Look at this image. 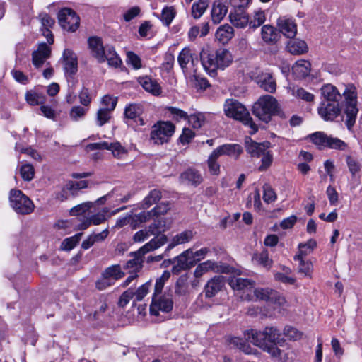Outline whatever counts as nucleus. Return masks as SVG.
<instances>
[{
	"mask_svg": "<svg viewBox=\"0 0 362 362\" xmlns=\"http://www.w3.org/2000/svg\"><path fill=\"white\" fill-rule=\"evenodd\" d=\"M342 95L344 98L342 105L343 118L347 129L351 131L356 123L358 112L356 88L354 84L349 83L346 85Z\"/></svg>",
	"mask_w": 362,
	"mask_h": 362,
	"instance_id": "nucleus-1",
	"label": "nucleus"
},
{
	"mask_svg": "<svg viewBox=\"0 0 362 362\" xmlns=\"http://www.w3.org/2000/svg\"><path fill=\"white\" fill-rule=\"evenodd\" d=\"M168 242L166 235H161L160 237L153 238L148 243L143 245L139 250L132 253L134 256L132 259L129 260L124 266L125 269H129V273L136 274L140 271L142 267V257L151 251H153L161 246L164 245Z\"/></svg>",
	"mask_w": 362,
	"mask_h": 362,
	"instance_id": "nucleus-2",
	"label": "nucleus"
},
{
	"mask_svg": "<svg viewBox=\"0 0 362 362\" xmlns=\"http://www.w3.org/2000/svg\"><path fill=\"white\" fill-rule=\"evenodd\" d=\"M271 143L264 141L258 143L247 138L245 140V149L247 153L252 158H261L259 171L266 170L273 162V154L270 151Z\"/></svg>",
	"mask_w": 362,
	"mask_h": 362,
	"instance_id": "nucleus-3",
	"label": "nucleus"
},
{
	"mask_svg": "<svg viewBox=\"0 0 362 362\" xmlns=\"http://www.w3.org/2000/svg\"><path fill=\"white\" fill-rule=\"evenodd\" d=\"M224 112L228 117L239 120L244 124L249 126L252 133H255L258 128L253 122L247 108L235 99H227L224 104Z\"/></svg>",
	"mask_w": 362,
	"mask_h": 362,
	"instance_id": "nucleus-4",
	"label": "nucleus"
},
{
	"mask_svg": "<svg viewBox=\"0 0 362 362\" xmlns=\"http://www.w3.org/2000/svg\"><path fill=\"white\" fill-rule=\"evenodd\" d=\"M280 332L274 327H267L262 332L255 329H248L244 332V336L247 341L256 346H264L267 344H274L280 337Z\"/></svg>",
	"mask_w": 362,
	"mask_h": 362,
	"instance_id": "nucleus-5",
	"label": "nucleus"
},
{
	"mask_svg": "<svg viewBox=\"0 0 362 362\" xmlns=\"http://www.w3.org/2000/svg\"><path fill=\"white\" fill-rule=\"evenodd\" d=\"M278 102L270 95L260 97L252 106V113L260 120L267 123L278 111Z\"/></svg>",
	"mask_w": 362,
	"mask_h": 362,
	"instance_id": "nucleus-6",
	"label": "nucleus"
},
{
	"mask_svg": "<svg viewBox=\"0 0 362 362\" xmlns=\"http://www.w3.org/2000/svg\"><path fill=\"white\" fill-rule=\"evenodd\" d=\"M9 202L13 209L18 214H29L35 208L31 199L19 189L10 191Z\"/></svg>",
	"mask_w": 362,
	"mask_h": 362,
	"instance_id": "nucleus-7",
	"label": "nucleus"
},
{
	"mask_svg": "<svg viewBox=\"0 0 362 362\" xmlns=\"http://www.w3.org/2000/svg\"><path fill=\"white\" fill-rule=\"evenodd\" d=\"M312 142L319 149L329 148L339 150H344L347 145L345 142L338 138L329 136L322 132H317L310 135Z\"/></svg>",
	"mask_w": 362,
	"mask_h": 362,
	"instance_id": "nucleus-8",
	"label": "nucleus"
},
{
	"mask_svg": "<svg viewBox=\"0 0 362 362\" xmlns=\"http://www.w3.org/2000/svg\"><path fill=\"white\" fill-rule=\"evenodd\" d=\"M175 129V125L170 122H158L152 127L151 139L156 144L167 142Z\"/></svg>",
	"mask_w": 362,
	"mask_h": 362,
	"instance_id": "nucleus-9",
	"label": "nucleus"
},
{
	"mask_svg": "<svg viewBox=\"0 0 362 362\" xmlns=\"http://www.w3.org/2000/svg\"><path fill=\"white\" fill-rule=\"evenodd\" d=\"M59 23L67 31L75 32L80 25L78 16L71 8H64L58 13Z\"/></svg>",
	"mask_w": 362,
	"mask_h": 362,
	"instance_id": "nucleus-10",
	"label": "nucleus"
},
{
	"mask_svg": "<svg viewBox=\"0 0 362 362\" xmlns=\"http://www.w3.org/2000/svg\"><path fill=\"white\" fill-rule=\"evenodd\" d=\"M231 268L226 264L207 260L197 265L194 270V275L196 278H200L204 274L209 272L229 274Z\"/></svg>",
	"mask_w": 362,
	"mask_h": 362,
	"instance_id": "nucleus-11",
	"label": "nucleus"
},
{
	"mask_svg": "<svg viewBox=\"0 0 362 362\" xmlns=\"http://www.w3.org/2000/svg\"><path fill=\"white\" fill-rule=\"evenodd\" d=\"M173 307V301L170 295L153 296L150 312L151 315L157 316L160 311L168 313Z\"/></svg>",
	"mask_w": 362,
	"mask_h": 362,
	"instance_id": "nucleus-12",
	"label": "nucleus"
},
{
	"mask_svg": "<svg viewBox=\"0 0 362 362\" xmlns=\"http://www.w3.org/2000/svg\"><path fill=\"white\" fill-rule=\"evenodd\" d=\"M317 112L324 120L333 121L342 112V106L337 102H322Z\"/></svg>",
	"mask_w": 362,
	"mask_h": 362,
	"instance_id": "nucleus-13",
	"label": "nucleus"
},
{
	"mask_svg": "<svg viewBox=\"0 0 362 362\" xmlns=\"http://www.w3.org/2000/svg\"><path fill=\"white\" fill-rule=\"evenodd\" d=\"M192 250L188 249L177 257L176 264L173 265L172 272L174 274H179L182 270H187L192 267L200 259H194L192 256Z\"/></svg>",
	"mask_w": 362,
	"mask_h": 362,
	"instance_id": "nucleus-14",
	"label": "nucleus"
},
{
	"mask_svg": "<svg viewBox=\"0 0 362 362\" xmlns=\"http://www.w3.org/2000/svg\"><path fill=\"white\" fill-rule=\"evenodd\" d=\"M257 299L270 302L272 303L283 305L286 303L285 298L281 296L276 291L272 288H258L253 291Z\"/></svg>",
	"mask_w": 362,
	"mask_h": 362,
	"instance_id": "nucleus-15",
	"label": "nucleus"
},
{
	"mask_svg": "<svg viewBox=\"0 0 362 362\" xmlns=\"http://www.w3.org/2000/svg\"><path fill=\"white\" fill-rule=\"evenodd\" d=\"M225 286V277L221 275L210 279L204 288V296L206 298L214 297L221 291Z\"/></svg>",
	"mask_w": 362,
	"mask_h": 362,
	"instance_id": "nucleus-16",
	"label": "nucleus"
},
{
	"mask_svg": "<svg viewBox=\"0 0 362 362\" xmlns=\"http://www.w3.org/2000/svg\"><path fill=\"white\" fill-rule=\"evenodd\" d=\"M228 284L233 290L245 293L253 288L255 283L247 278L233 276L228 279Z\"/></svg>",
	"mask_w": 362,
	"mask_h": 362,
	"instance_id": "nucleus-17",
	"label": "nucleus"
},
{
	"mask_svg": "<svg viewBox=\"0 0 362 362\" xmlns=\"http://www.w3.org/2000/svg\"><path fill=\"white\" fill-rule=\"evenodd\" d=\"M64 69L66 74L74 75L78 70L76 55L70 49H66L63 53Z\"/></svg>",
	"mask_w": 362,
	"mask_h": 362,
	"instance_id": "nucleus-18",
	"label": "nucleus"
},
{
	"mask_svg": "<svg viewBox=\"0 0 362 362\" xmlns=\"http://www.w3.org/2000/svg\"><path fill=\"white\" fill-rule=\"evenodd\" d=\"M200 59L204 69L210 75L215 76L216 70L218 69L215 54L203 50L200 54Z\"/></svg>",
	"mask_w": 362,
	"mask_h": 362,
	"instance_id": "nucleus-19",
	"label": "nucleus"
},
{
	"mask_svg": "<svg viewBox=\"0 0 362 362\" xmlns=\"http://www.w3.org/2000/svg\"><path fill=\"white\" fill-rule=\"evenodd\" d=\"M88 43L91 54L98 62H104L103 52L105 49V46H103L101 38L98 37H90L88 40Z\"/></svg>",
	"mask_w": 362,
	"mask_h": 362,
	"instance_id": "nucleus-20",
	"label": "nucleus"
},
{
	"mask_svg": "<svg viewBox=\"0 0 362 362\" xmlns=\"http://www.w3.org/2000/svg\"><path fill=\"white\" fill-rule=\"evenodd\" d=\"M231 23L238 28H243L249 25V16L245 9L233 8L229 14Z\"/></svg>",
	"mask_w": 362,
	"mask_h": 362,
	"instance_id": "nucleus-21",
	"label": "nucleus"
},
{
	"mask_svg": "<svg viewBox=\"0 0 362 362\" xmlns=\"http://www.w3.org/2000/svg\"><path fill=\"white\" fill-rule=\"evenodd\" d=\"M142 112V106L139 104H129L124 109L125 117L128 119L133 120L140 126L145 124L143 118L141 117Z\"/></svg>",
	"mask_w": 362,
	"mask_h": 362,
	"instance_id": "nucleus-22",
	"label": "nucleus"
},
{
	"mask_svg": "<svg viewBox=\"0 0 362 362\" xmlns=\"http://www.w3.org/2000/svg\"><path fill=\"white\" fill-rule=\"evenodd\" d=\"M51 54L50 47L46 43H42L39 45L37 49L32 54L33 63L37 68L40 67L45 60Z\"/></svg>",
	"mask_w": 362,
	"mask_h": 362,
	"instance_id": "nucleus-23",
	"label": "nucleus"
},
{
	"mask_svg": "<svg viewBox=\"0 0 362 362\" xmlns=\"http://www.w3.org/2000/svg\"><path fill=\"white\" fill-rule=\"evenodd\" d=\"M277 25L279 31L288 38H293L297 33V26L294 21L289 18H280Z\"/></svg>",
	"mask_w": 362,
	"mask_h": 362,
	"instance_id": "nucleus-24",
	"label": "nucleus"
},
{
	"mask_svg": "<svg viewBox=\"0 0 362 362\" xmlns=\"http://www.w3.org/2000/svg\"><path fill=\"white\" fill-rule=\"evenodd\" d=\"M214 151L219 156L227 155L235 159H238L239 156L243 153L242 147L236 144H223L214 149Z\"/></svg>",
	"mask_w": 362,
	"mask_h": 362,
	"instance_id": "nucleus-25",
	"label": "nucleus"
},
{
	"mask_svg": "<svg viewBox=\"0 0 362 362\" xmlns=\"http://www.w3.org/2000/svg\"><path fill=\"white\" fill-rule=\"evenodd\" d=\"M321 94L325 99L324 102H337L339 103L341 95L336 86L327 83L323 85L320 89Z\"/></svg>",
	"mask_w": 362,
	"mask_h": 362,
	"instance_id": "nucleus-26",
	"label": "nucleus"
},
{
	"mask_svg": "<svg viewBox=\"0 0 362 362\" xmlns=\"http://www.w3.org/2000/svg\"><path fill=\"white\" fill-rule=\"evenodd\" d=\"M308 255V252L304 250H300L298 254L296 255L294 259L299 262L298 273L303 274L304 276H310L313 269V264L310 261H305L304 257Z\"/></svg>",
	"mask_w": 362,
	"mask_h": 362,
	"instance_id": "nucleus-27",
	"label": "nucleus"
},
{
	"mask_svg": "<svg viewBox=\"0 0 362 362\" xmlns=\"http://www.w3.org/2000/svg\"><path fill=\"white\" fill-rule=\"evenodd\" d=\"M194 234L191 230H186L177 234L172 238L166 250L169 251L177 245L189 243L193 239Z\"/></svg>",
	"mask_w": 362,
	"mask_h": 362,
	"instance_id": "nucleus-28",
	"label": "nucleus"
},
{
	"mask_svg": "<svg viewBox=\"0 0 362 362\" xmlns=\"http://www.w3.org/2000/svg\"><path fill=\"white\" fill-rule=\"evenodd\" d=\"M140 85L147 91L154 95H158L161 93V87L158 82L151 78L145 76L139 78Z\"/></svg>",
	"mask_w": 362,
	"mask_h": 362,
	"instance_id": "nucleus-29",
	"label": "nucleus"
},
{
	"mask_svg": "<svg viewBox=\"0 0 362 362\" xmlns=\"http://www.w3.org/2000/svg\"><path fill=\"white\" fill-rule=\"evenodd\" d=\"M261 35L263 41L267 44H274L279 37V31L270 25H264L261 30Z\"/></svg>",
	"mask_w": 362,
	"mask_h": 362,
	"instance_id": "nucleus-30",
	"label": "nucleus"
},
{
	"mask_svg": "<svg viewBox=\"0 0 362 362\" xmlns=\"http://www.w3.org/2000/svg\"><path fill=\"white\" fill-rule=\"evenodd\" d=\"M228 13L227 6L221 1H215L211 10V18L214 23H219Z\"/></svg>",
	"mask_w": 362,
	"mask_h": 362,
	"instance_id": "nucleus-31",
	"label": "nucleus"
},
{
	"mask_svg": "<svg viewBox=\"0 0 362 362\" xmlns=\"http://www.w3.org/2000/svg\"><path fill=\"white\" fill-rule=\"evenodd\" d=\"M311 64L306 60H298L292 67L293 74L299 78H304L310 73Z\"/></svg>",
	"mask_w": 362,
	"mask_h": 362,
	"instance_id": "nucleus-32",
	"label": "nucleus"
},
{
	"mask_svg": "<svg viewBox=\"0 0 362 362\" xmlns=\"http://www.w3.org/2000/svg\"><path fill=\"white\" fill-rule=\"evenodd\" d=\"M103 56L104 62L107 61L110 66L117 68L122 64V60L116 53L114 47L111 45H105V49L103 52Z\"/></svg>",
	"mask_w": 362,
	"mask_h": 362,
	"instance_id": "nucleus-33",
	"label": "nucleus"
},
{
	"mask_svg": "<svg viewBox=\"0 0 362 362\" xmlns=\"http://www.w3.org/2000/svg\"><path fill=\"white\" fill-rule=\"evenodd\" d=\"M286 49L291 54L296 55L303 54L308 51L306 42L301 40H290L287 43Z\"/></svg>",
	"mask_w": 362,
	"mask_h": 362,
	"instance_id": "nucleus-34",
	"label": "nucleus"
},
{
	"mask_svg": "<svg viewBox=\"0 0 362 362\" xmlns=\"http://www.w3.org/2000/svg\"><path fill=\"white\" fill-rule=\"evenodd\" d=\"M180 179L182 182H187L194 186L199 185L203 180L201 174L193 169H188L182 173L180 175Z\"/></svg>",
	"mask_w": 362,
	"mask_h": 362,
	"instance_id": "nucleus-35",
	"label": "nucleus"
},
{
	"mask_svg": "<svg viewBox=\"0 0 362 362\" xmlns=\"http://www.w3.org/2000/svg\"><path fill=\"white\" fill-rule=\"evenodd\" d=\"M233 36V28L226 24L221 26L216 33V38L222 44L228 43Z\"/></svg>",
	"mask_w": 362,
	"mask_h": 362,
	"instance_id": "nucleus-36",
	"label": "nucleus"
},
{
	"mask_svg": "<svg viewBox=\"0 0 362 362\" xmlns=\"http://www.w3.org/2000/svg\"><path fill=\"white\" fill-rule=\"evenodd\" d=\"M218 69H224L232 62L230 53L226 49H219L214 52Z\"/></svg>",
	"mask_w": 362,
	"mask_h": 362,
	"instance_id": "nucleus-37",
	"label": "nucleus"
},
{
	"mask_svg": "<svg viewBox=\"0 0 362 362\" xmlns=\"http://www.w3.org/2000/svg\"><path fill=\"white\" fill-rule=\"evenodd\" d=\"M260 87L269 93H274L276 88V81L270 74H263L258 81Z\"/></svg>",
	"mask_w": 362,
	"mask_h": 362,
	"instance_id": "nucleus-38",
	"label": "nucleus"
},
{
	"mask_svg": "<svg viewBox=\"0 0 362 362\" xmlns=\"http://www.w3.org/2000/svg\"><path fill=\"white\" fill-rule=\"evenodd\" d=\"M177 62L183 71H185L187 69V64L194 63L192 54L189 48L185 47L182 49L178 55Z\"/></svg>",
	"mask_w": 362,
	"mask_h": 362,
	"instance_id": "nucleus-39",
	"label": "nucleus"
},
{
	"mask_svg": "<svg viewBox=\"0 0 362 362\" xmlns=\"http://www.w3.org/2000/svg\"><path fill=\"white\" fill-rule=\"evenodd\" d=\"M160 191L158 189H153L141 203V208L143 209H148L153 204L157 203L160 199Z\"/></svg>",
	"mask_w": 362,
	"mask_h": 362,
	"instance_id": "nucleus-40",
	"label": "nucleus"
},
{
	"mask_svg": "<svg viewBox=\"0 0 362 362\" xmlns=\"http://www.w3.org/2000/svg\"><path fill=\"white\" fill-rule=\"evenodd\" d=\"M103 274L114 282L124 276V273L122 272L119 264L112 265L106 268Z\"/></svg>",
	"mask_w": 362,
	"mask_h": 362,
	"instance_id": "nucleus-41",
	"label": "nucleus"
},
{
	"mask_svg": "<svg viewBox=\"0 0 362 362\" xmlns=\"http://www.w3.org/2000/svg\"><path fill=\"white\" fill-rule=\"evenodd\" d=\"M209 6L208 0H199L192 4V15L195 19L199 18Z\"/></svg>",
	"mask_w": 362,
	"mask_h": 362,
	"instance_id": "nucleus-42",
	"label": "nucleus"
},
{
	"mask_svg": "<svg viewBox=\"0 0 362 362\" xmlns=\"http://www.w3.org/2000/svg\"><path fill=\"white\" fill-rule=\"evenodd\" d=\"M176 16V11L173 6H165L162 10L160 21L165 26H169Z\"/></svg>",
	"mask_w": 362,
	"mask_h": 362,
	"instance_id": "nucleus-43",
	"label": "nucleus"
},
{
	"mask_svg": "<svg viewBox=\"0 0 362 362\" xmlns=\"http://www.w3.org/2000/svg\"><path fill=\"white\" fill-rule=\"evenodd\" d=\"M219 157V155L214 150L208 158L207 165L211 175H218L220 173V165L217 162Z\"/></svg>",
	"mask_w": 362,
	"mask_h": 362,
	"instance_id": "nucleus-44",
	"label": "nucleus"
},
{
	"mask_svg": "<svg viewBox=\"0 0 362 362\" xmlns=\"http://www.w3.org/2000/svg\"><path fill=\"white\" fill-rule=\"evenodd\" d=\"M292 95L298 99L311 103L315 100V95L301 87H294L292 89Z\"/></svg>",
	"mask_w": 362,
	"mask_h": 362,
	"instance_id": "nucleus-45",
	"label": "nucleus"
},
{
	"mask_svg": "<svg viewBox=\"0 0 362 362\" xmlns=\"http://www.w3.org/2000/svg\"><path fill=\"white\" fill-rule=\"evenodd\" d=\"M25 100L30 105H38L44 103L45 98L42 94L30 90L25 95Z\"/></svg>",
	"mask_w": 362,
	"mask_h": 362,
	"instance_id": "nucleus-46",
	"label": "nucleus"
},
{
	"mask_svg": "<svg viewBox=\"0 0 362 362\" xmlns=\"http://www.w3.org/2000/svg\"><path fill=\"white\" fill-rule=\"evenodd\" d=\"M346 163L353 177L361 171L362 165L356 158L351 156H347L346 157Z\"/></svg>",
	"mask_w": 362,
	"mask_h": 362,
	"instance_id": "nucleus-47",
	"label": "nucleus"
},
{
	"mask_svg": "<svg viewBox=\"0 0 362 362\" xmlns=\"http://www.w3.org/2000/svg\"><path fill=\"white\" fill-rule=\"evenodd\" d=\"M253 259L266 268H270L272 264V260L269 257V252L267 250H262L259 254L254 255Z\"/></svg>",
	"mask_w": 362,
	"mask_h": 362,
	"instance_id": "nucleus-48",
	"label": "nucleus"
},
{
	"mask_svg": "<svg viewBox=\"0 0 362 362\" xmlns=\"http://www.w3.org/2000/svg\"><path fill=\"white\" fill-rule=\"evenodd\" d=\"M230 344L238 348L247 354H252L251 347L245 342V341L240 337H231L229 340Z\"/></svg>",
	"mask_w": 362,
	"mask_h": 362,
	"instance_id": "nucleus-49",
	"label": "nucleus"
},
{
	"mask_svg": "<svg viewBox=\"0 0 362 362\" xmlns=\"http://www.w3.org/2000/svg\"><path fill=\"white\" fill-rule=\"evenodd\" d=\"M265 21V13L264 11L257 10L254 12L252 19L249 20L250 28H257L262 25Z\"/></svg>",
	"mask_w": 362,
	"mask_h": 362,
	"instance_id": "nucleus-50",
	"label": "nucleus"
},
{
	"mask_svg": "<svg viewBox=\"0 0 362 362\" xmlns=\"http://www.w3.org/2000/svg\"><path fill=\"white\" fill-rule=\"evenodd\" d=\"M82 236V233H77L75 235L67 238L64 239L62 243V248L64 250H72L79 242Z\"/></svg>",
	"mask_w": 362,
	"mask_h": 362,
	"instance_id": "nucleus-51",
	"label": "nucleus"
},
{
	"mask_svg": "<svg viewBox=\"0 0 362 362\" xmlns=\"http://www.w3.org/2000/svg\"><path fill=\"white\" fill-rule=\"evenodd\" d=\"M112 110L108 108L100 107L97 112V123L98 126L102 127L110 119V112Z\"/></svg>",
	"mask_w": 362,
	"mask_h": 362,
	"instance_id": "nucleus-52",
	"label": "nucleus"
},
{
	"mask_svg": "<svg viewBox=\"0 0 362 362\" xmlns=\"http://www.w3.org/2000/svg\"><path fill=\"white\" fill-rule=\"evenodd\" d=\"M170 274L168 271H165L161 276L157 279L155 284L154 293L153 296H159L163 288L165 283L169 279Z\"/></svg>",
	"mask_w": 362,
	"mask_h": 362,
	"instance_id": "nucleus-53",
	"label": "nucleus"
},
{
	"mask_svg": "<svg viewBox=\"0 0 362 362\" xmlns=\"http://www.w3.org/2000/svg\"><path fill=\"white\" fill-rule=\"evenodd\" d=\"M189 124L194 129H199L204 124L205 118L202 113H196L188 115L187 119Z\"/></svg>",
	"mask_w": 362,
	"mask_h": 362,
	"instance_id": "nucleus-54",
	"label": "nucleus"
},
{
	"mask_svg": "<svg viewBox=\"0 0 362 362\" xmlns=\"http://www.w3.org/2000/svg\"><path fill=\"white\" fill-rule=\"evenodd\" d=\"M284 334L289 339L296 341L300 339L303 337V333L298 331L296 328L286 326L284 329Z\"/></svg>",
	"mask_w": 362,
	"mask_h": 362,
	"instance_id": "nucleus-55",
	"label": "nucleus"
},
{
	"mask_svg": "<svg viewBox=\"0 0 362 362\" xmlns=\"http://www.w3.org/2000/svg\"><path fill=\"white\" fill-rule=\"evenodd\" d=\"M263 199L267 203H271L276 199V194L269 185L263 186Z\"/></svg>",
	"mask_w": 362,
	"mask_h": 362,
	"instance_id": "nucleus-56",
	"label": "nucleus"
},
{
	"mask_svg": "<svg viewBox=\"0 0 362 362\" xmlns=\"http://www.w3.org/2000/svg\"><path fill=\"white\" fill-rule=\"evenodd\" d=\"M88 111V108L84 107H81L78 105L74 106L70 111V117L75 121H77L80 118H82L85 116Z\"/></svg>",
	"mask_w": 362,
	"mask_h": 362,
	"instance_id": "nucleus-57",
	"label": "nucleus"
},
{
	"mask_svg": "<svg viewBox=\"0 0 362 362\" xmlns=\"http://www.w3.org/2000/svg\"><path fill=\"white\" fill-rule=\"evenodd\" d=\"M21 175L22 178L25 181H30L35 174L34 168L30 164L23 165L21 168Z\"/></svg>",
	"mask_w": 362,
	"mask_h": 362,
	"instance_id": "nucleus-58",
	"label": "nucleus"
},
{
	"mask_svg": "<svg viewBox=\"0 0 362 362\" xmlns=\"http://www.w3.org/2000/svg\"><path fill=\"white\" fill-rule=\"evenodd\" d=\"M92 206L91 202H85L81 204H78L70 210V214L71 216H78L83 214L86 211H88Z\"/></svg>",
	"mask_w": 362,
	"mask_h": 362,
	"instance_id": "nucleus-59",
	"label": "nucleus"
},
{
	"mask_svg": "<svg viewBox=\"0 0 362 362\" xmlns=\"http://www.w3.org/2000/svg\"><path fill=\"white\" fill-rule=\"evenodd\" d=\"M117 102V98L106 95L102 98L101 105L104 108H108L111 110H114L116 107Z\"/></svg>",
	"mask_w": 362,
	"mask_h": 362,
	"instance_id": "nucleus-60",
	"label": "nucleus"
},
{
	"mask_svg": "<svg viewBox=\"0 0 362 362\" xmlns=\"http://www.w3.org/2000/svg\"><path fill=\"white\" fill-rule=\"evenodd\" d=\"M151 287V283L146 282L141 285L140 287L138 288V289L134 291V297L137 301H140L143 300L144 296H146V294L148 292L149 288Z\"/></svg>",
	"mask_w": 362,
	"mask_h": 362,
	"instance_id": "nucleus-61",
	"label": "nucleus"
},
{
	"mask_svg": "<svg viewBox=\"0 0 362 362\" xmlns=\"http://www.w3.org/2000/svg\"><path fill=\"white\" fill-rule=\"evenodd\" d=\"M168 111L173 115V118L176 120L179 119H185L186 120L188 118V114L180 110L179 108L175 107H168Z\"/></svg>",
	"mask_w": 362,
	"mask_h": 362,
	"instance_id": "nucleus-62",
	"label": "nucleus"
},
{
	"mask_svg": "<svg viewBox=\"0 0 362 362\" xmlns=\"http://www.w3.org/2000/svg\"><path fill=\"white\" fill-rule=\"evenodd\" d=\"M127 62L131 64L134 69H138L141 67V59L138 55L132 52H128L127 53Z\"/></svg>",
	"mask_w": 362,
	"mask_h": 362,
	"instance_id": "nucleus-63",
	"label": "nucleus"
},
{
	"mask_svg": "<svg viewBox=\"0 0 362 362\" xmlns=\"http://www.w3.org/2000/svg\"><path fill=\"white\" fill-rule=\"evenodd\" d=\"M114 283V281L102 273L100 278L96 281L95 286L98 290L101 291L112 286Z\"/></svg>",
	"mask_w": 362,
	"mask_h": 362,
	"instance_id": "nucleus-64",
	"label": "nucleus"
}]
</instances>
